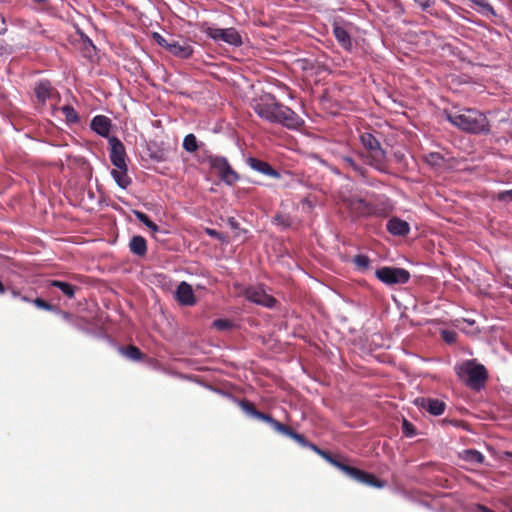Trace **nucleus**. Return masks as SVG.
<instances>
[{"label": "nucleus", "instance_id": "nucleus-52", "mask_svg": "<svg viewBox=\"0 0 512 512\" xmlns=\"http://www.w3.org/2000/svg\"><path fill=\"white\" fill-rule=\"evenodd\" d=\"M7 291L5 285L0 281V295H3L5 294V292Z\"/></svg>", "mask_w": 512, "mask_h": 512}, {"label": "nucleus", "instance_id": "nucleus-33", "mask_svg": "<svg viewBox=\"0 0 512 512\" xmlns=\"http://www.w3.org/2000/svg\"><path fill=\"white\" fill-rule=\"evenodd\" d=\"M273 223L284 228L292 227L294 224L291 217L284 214H276L273 218Z\"/></svg>", "mask_w": 512, "mask_h": 512}, {"label": "nucleus", "instance_id": "nucleus-45", "mask_svg": "<svg viewBox=\"0 0 512 512\" xmlns=\"http://www.w3.org/2000/svg\"><path fill=\"white\" fill-rule=\"evenodd\" d=\"M206 233L213 238L223 240L222 234L214 229L207 228Z\"/></svg>", "mask_w": 512, "mask_h": 512}, {"label": "nucleus", "instance_id": "nucleus-20", "mask_svg": "<svg viewBox=\"0 0 512 512\" xmlns=\"http://www.w3.org/2000/svg\"><path fill=\"white\" fill-rule=\"evenodd\" d=\"M91 128L101 136H107L110 130V120L105 116H96L91 122Z\"/></svg>", "mask_w": 512, "mask_h": 512}, {"label": "nucleus", "instance_id": "nucleus-31", "mask_svg": "<svg viewBox=\"0 0 512 512\" xmlns=\"http://www.w3.org/2000/svg\"><path fill=\"white\" fill-rule=\"evenodd\" d=\"M352 263L355 265L357 270L363 272L368 270L370 266V259L367 255L358 254L353 257Z\"/></svg>", "mask_w": 512, "mask_h": 512}, {"label": "nucleus", "instance_id": "nucleus-51", "mask_svg": "<svg viewBox=\"0 0 512 512\" xmlns=\"http://www.w3.org/2000/svg\"><path fill=\"white\" fill-rule=\"evenodd\" d=\"M477 510L480 511V512H494L490 508H488V507H486L484 505H481V504L477 505Z\"/></svg>", "mask_w": 512, "mask_h": 512}, {"label": "nucleus", "instance_id": "nucleus-48", "mask_svg": "<svg viewBox=\"0 0 512 512\" xmlns=\"http://www.w3.org/2000/svg\"><path fill=\"white\" fill-rule=\"evenodd\" d=\"M497 199L502 202H506V201L512 202V194H498Z\"/></svg>", "mask_w": 512, "mask_h": 512}, {"label": "nucleus", "instance_id": "nucleus-21", "mask_svg": "<svg viewBox=\"0 0 512 512\" xmlns=\"http://www.w3.org/2000/svg\"><path fill=\"white\" fill-rule=\"evenodd\" d=\"M425 161L429 166H431L432 168H434L436 170L451 167V165L448 163V161L438 152L429 153L425 157Z\"/></svg>", "mask_w": 512, "mask_h": 512}, {"label": "nucleus", "instance_id": "nucleus-4", "mask_svg": "<svg viewBox=\"0 0 512 512\" xmlns=\"http://www.w3.org/2000/svg\"><path fill=\"white\" fill-rule=\"evenodd\" d=\"M111 148L110 158L117 169L112 170L111 174L117 182L119 188L126 189L130 180L126 174L125 149L123 144L115 137L109 139Z\"/></svg>", "mask_w": 512, "mask_h": 512}, {"label": "nucleus", "instance_id": "nucleus-26", "mask_svg": "<svg viewBox=\"0 0 512 512\" xmlns=\"http://www.w3.org/2000/svg\"><path fill=\"white\" fill-rule=\"evenodd\" d=\"M462 458L472 464H482L484 461V456L481 452L474 449L464 450L462 453Z\"/></svg>", "mask_w": 512, "mask_h": 512}, {"label": "nucleus", "instance_id": "nucleus-57", "mask_svg": "<svg viewBox=\"0 0 512 512\" xmlns=\"http://www.w3.org/2000/svg\"><path fill=\"white\" fill-rule=\"evenodd\" d=\"M505 192H509V193H512V190H506Z\"/></svg>", "mask_w": 512, "mask_h": 512}, {"label": "nucleus", "instance_id": "nucleus-2", "mask_svg": "<svg viewBox=\"0 0 512 512\" xmlns=\"http://www.w3.org/2000/svg\"><path fill=\"white\" fill-rule=\"evenodd\" d=\"M256 113L269 121L280 122L287 127H295L299 123L297 115L288 107L275 102L274 97L266 95L255 105Z\"/></svg>", "mask_w": 512, "mask_h": 512}, {"label": "nucleus", "instance_id": "nucleus-30", "mask_svg": "<svg viewBox=\"0 0 512 512\" xmlns=\"http://www.w3.org/2000/svg\"><path fill=\"white\" fill-rule=\"evenodd\" d=\"M148 156L157 162H162L166 160V152L164 149L156 147L155 145L148 144L147 145Z\"/></svg>", "mask_w": 512, "mask_h": 512}, {"label": "nucleus", "instance_id": "nucleus-46", "mask_svg": "<svg viewBox=\"0 0 512 512\" xmlns=\"http://www.w3.org/2000/svg\"><path fill=\"white\" fill-rule=\"evenodd\" d=\"M7 31L6 21L3 15L0 14V34H4Z\"/></svg>", "mask_w": 512, "mask_h": 512}, {"label": "nucleus", "instance_id": "nucleus-25", "mask_svg": "<svg viewBox=\"0 0 512 512\" xmlns=\"http://www.w3.org/2000/svg\"><path fill=\"white\" fill-rule=\"evenodd\" d=\"M50 286L60 289L62 293L70 299L74 298L75 296L76 287L71 285L70 283L63 282L60 280H52L50 282Z\"/></svg>", "mask_w": 512, "mask_h": 512}, {"label": "nucleus", "instance_id": "nucleus-38", "mask_svg": "<svg viewBox=\"0 0 512 512\" xmlns=\"http://www.w3.org/2000/svg\"><path fill=\"white\" fill-rule=\"evenodd\" d=\"M32 302L39 309H43L46 311H54L55 309V307L52 304L48 303L42 298H36Z\"/></svg>", "mask_w": 512, "mask_h": 512}, {"label": "nucleus", "instance_id": "nucleus-49", "mask_svg": "<svg viewBox=\"0 0 512 512\" xmlns=\"http://www.w3.org/2000/svg\"><path fill=\"white\" fill-rule=\"evenodd\" d=\"M6 289L10 291L11 295L14 298H20L21 293H20V291L18 289L14 288V287H8Z\"/></svg>", "mask_w": 512, "mask_h": 512}, {"label": "nucleus", "instance_id": "nucleus-56", "mask_svg": "<svg viewBox=\"0 0 512 512\" xmlns=\"http://www.w3.org/2000/svg\"><path fill=\"white\" fill-rule=\"evenodd\" d=\"M506 455H507L508 457H511V458H512V452H509V451H508V452H506Z\"/></svg>", "mask_w": 512, "mask_h": 512}, {"label": "nucleus", "instance_id": "nucleus-44", "mask_svg": "<svg viewBox=\"0 0 512 512\" xmlns=\"http://www.w3.org/2000/svg\"><path fill=\"white\" fill-rule=\"evenodd\" d=\"M343 160L347 166L351 167L353 170L363 175V169L359 167L352 158L345 157Z\"/></svg>", "mask_w": 512, "mask_h": 512}, {"label": "nucleus", "instance_id": "nucleus-42", "mask_svg": "<svg viewBox=\"0 0 512 512\" xmlns=\"http://www.w3.org/2000/svg\"><path fill=\"white\" fill-rule=\"evenodd\" d=\"M293 440H295L298 444H300L303 447H307L309 444V441L305 438L304 435L299 434L295 431H293L291 437Z\"/></svg>", "mask_w": 512, "mask_h": 512}, {"label": "nucleus", "instance_id": "nucleus-23", "mask_svg": "<svg viewBox=\"0 0 512 512\" xmlns=\"http://www.w3.org/2000/svg\"><path fill=\"white\" fill-rule=\"evenodd\" d=\"M266 423L270 424V426L278 433H281L285 436H288V437H291L292 433H293V429L288 426V425H285L281 422H279L278 420L274 419L271 415H269V419H267L265 421Z\"/></svg>", "mask_w": 512, "mask_h": 512}, {"label": "nucleus", "instance_id": "nucleus-40", "mask_svg": "<svg viewBox=\"0 0 512 512\" xmlns=\"http://www.w3.org/2000/svg\"><path fill=\"white\" fill-rule=\"evenodd\" d=\"M62 112L65 115L67 121H69V122L77 121V114L72 107L64 106V107H62Z\"/></svg>", "mask_w": 512, "mask_h": 512}, {"label": "nucleus", "instance_id": "nucleus-7", "mask_svg": "<svg viewBox=\"0 0 512 512\" xmlns=\"http://www.w3.org/2000/svg\"><path fill=\"white\" fill-rule=\"evenodd\" d=\"M210 165L218 177L229 185L239 180V175L231 168L228 161L222 157H210Z\"/></svg>", "mask_w": 512, "mask_h": 512}, {"label": "nucleus", "instance_id": "nucleus-50", "mask_svg": "<svg viewBox=\"0 0 512 512\" xmlns=\"http://www.w3.org/2000/svg\"><path fill=\"white\" fill-rule=\"evenodd\" d=\"M308 448H310L311 450H313L315 453H317L318 455L321 453L322 449H320L317 445L309 442Z\"/></svg>", "mask_w": 512, "mask_h": 512}, {"label": "nucleus", "instance_id": "nucleus-13", "mask_svg": "<svg viewBox=\"0 0 512 512\" xmlns=\"http://www.w3.org/2000/svg\"><path fill=\"white\" fill-rule=\"evenodd\" d=\"M247 164L252 170L260 174L271 176L274 178H278L280 176L279 172L275 170L269 163L259 160L257 158L248 157Z\"/></svg>", "mask_w": 512, "mask_h": 512}, {"label": "nucleus", "instance_id": "nucleus-19", "mask_svg": "<svg viewBox=\"0 0 512 512\" xmlns=\"http://www.w3.org/2000/svg\"><path fill=\"white\" fill-rule=\"evenodd\" d=\"M35 95L38 103L45 104L47 99L52 98L56 93L49 82H40L35 88Z\"/></svg>", "mask_w": 512, "mask_h": 512}, {"label": "nucleus", "instance_id": "nucleus-12", "mask_svg": "<svg viewBox=\"0 0 512 512\" xmlns=\"http://www.w3.org/2000/svg\"><path fill=\"white\" fill-rule=\"evenodd\" d=\"M414 403L417 407L428 411L434 416L443 414L446 409L445 402L434 398L418 397L414 400Z\"/></svg>", "mask_w": 512, "mask_h": 512}, {"label": "nucleus", "instance_id": "nucleus-27", "mask_svg": "<svg viewBox=\"0 0 512 512\" xmlns=\"http://www.w3.org/2000/svg\"><path fill=\"white\" fill-rule=\"evenodd\" d=\"M82 199L80 201V205H82L85 209L87 210H94L95 207L94 205L90 204L89 202L90 201H93L95 196L96 197V205L97 206H100L101 205V202L103 200V194H91V193H88V194H82Z\"/></svg>", "mask_w": 512, "mask_h": 512}, {"label": "nucleus", "instance_id": "nucleus-47", "mask_svg": "<svg viewBox=\"0 0 512 512\" xmlns=\"http://www.w3.org/2000/svg\"><path fill=\"white\" fill-rule=\"evenodd\" d=\"M227 222H228V225L232 229H238L239 228V223L237 222V220L234 217H229Z\"/></svg>", "mask_w": 512, "mask_h": 512}, {"label": "nucleus", "instance_id": "nucleus-15", "mask_svg": "<svg viewBox=\"0 0 512 512\" xmlns=\"http://www.w3.org/2000/svg\"><path fill=\"white\" fill-rule=\"evenodd\" d=\"M387 231L394 236H406L410 232L408 222L398 218L392 217L386 224Z\"/></svg>", "mask_w": 512, "mask_h": 512}, {"label": "nucleus", "instance_id": "nucleus-39", "mask_svg": "<svg viewBox=\"0 0 512 512\" xmlns=\"http://www.w3.org/2000/svg\"><path fill=\"white\" fill-rule=\"evenodd\" d=\"M316 205V200L311 199L310 197H306L301 201V210L303 212L309 213L312 211L314 206Z\"/></svg>", "mask_w": 512, "mask_h": 512}, {"label": "nucleus", "instance_id": "nucleus-37", "mask_svg": "<svg viewBox=\"0 0 512 512\" xmlns=\"http://www.w3.org/2000/svg\"><path fill=\"white\" fill-rule=\"evenodd\" d=\"M152 37L158 45L164 47L168 51L172 37L166 38L158 33H153Z\"/></svg>", "mask_w": 512, "mask_h": 512}, {"label": "nucleus", "instance_id": "nucleus-14", "mask_svg": "<svg viewBox=\"0 0 512 512\" xmlns=\"http://www.w3.org/2000/svg\"><path fill=\"white\" fill-rule=\"evenodd\" d=\"M176 299L182 305H194L196 300L192 286L185 281L181 282L176 290Z\"/></svg>", "mask_w": 512, "mask_h": 512}, {"label": "nucleus", "instance_id": "nucleus-43", "mask_svg": "<svg viewBox=\"0 0 512 512\" xmlns=\"http://www.w3.org/2000/svg\"><path fill=\"white\" fill-rule=\"evenodd\" d=\"M442 338L446 343L452 344L456 341V333L453 331L444 330L442 332Z\"/></svg>", "mask_w": 512, "mask_h": 512}, {"label": "nucleus", "instance_id": "nucleus-11", "mask_svg": "<svg viewBox=\"0 0 512 512\" xmlns=\"http://www.w3.org/2000/svg\"><path fill=\"white\" fill-rule=\"evenodd\" d=\"M347 476L352 478L353 480L363 483L368 486L383 488L385 486V482L377 478L371 473L365 472L356 467L349 466L346 473Z\"/></svg>", "mask_w": 512, "mask_h": 512}, {"label": "nucleus", "instance_id": "nucleus-32", "mask_svg": "<svg viewBox=\"0 0 512 512\" xmlns=\"http://www.w3.org/2000/svg\"><path fill=\"white\" fill-rule=\"evenodd\" d=\"M136 218L142 222L145 226H147L151 231L157 232L159 230V227L157 224H155L148 215H146L143 212L135 211Z\"/></svg>", "mask_w": 512, "mask_h": 512}, {"label": "nucleus", "instance_id": "nucleus-1", "mask_svg": "<svg viewBox=\"0 0 512 512\" xmlns=\"http://www.w3.org/2000/svg\"><path fill=\"white\" fill-rule=\"evenodd\" d=\"M447 120L458 129L468 133H488L490 125L487 117L471 108H454L445 111Z\"/></svg>", "mask_w": 512, "mask_h": 512}, {"label": "nucleus", "instance_id": "nucleus-35", "mask_svg": "<svg viewBox=\"0 0 512 512\" xmlns=\"http://www.w3.org/2000/svg\"><path fill=\"white\" fill-rule=\"evenodd\" d=\"M402 433L406 437H413L417 434L416 427L407 419H404L402 422Z\"/></svg>", "mask_w": 512, "mask_h": 512}, {"label": "nucleus", "instance_id": "nucleus-5", "mask_svg": "<svg viewBox=\"0 0 512 512\" xmlns=\"http://www.w3.org/2000/svg\"><path fill=\"white\" fill-rule=\"evenodd\" d=\"M360 140L366 149V157L369 164L378 170L384 171L387 157L379 141L371 133H363Z\"/></svg>", "mask_w": 512, "mask_h": 512}, {"label": "nucleus", "instance_id": "nucleus-41", "mask_svg": "<svg viewBox=\"0 0 512 512\" xmlns=\"http://www.w3.org/2000/svg\"><path fill=\"white\" fill-rule=\"evenodd\" d=\"M471 1L473 3H475L476 5H478L479 7H481L483 9V11L486 12L487 14L494 15L493 8L485 0H471Z\"/></svg>", "mask_w": 512, "mask_h": 512}, {"label": "nucleus", "instance_id": "nucleus-22", "mask_svg": "<svg viewBox=\"0 0 512 512\" xmlns=\"http://www.w3.org/2000/svg\"><path fill=\"white\" fill-rule=\"evenodd\" d=\"M239 406L240 408L245 412L247 413L248 415L256 418V419H259V420H262V421H266L267 419H269V414H266V413H263L261 411H258L255 407V405L246 400V399H243L239 402Z\"/></svg>", "mask_w": 512, "mask_h": 512}, {"label": "nucleus", "instance_id": "nucleus-9", "mask_svg": "<svg viewBox=\"0 0 512 512\" xmlns=\"http://www.w3.org/2000/svg\"><path fill=\"white\" fill-rule=\"evenodd\" d=\"M343 205L350 211L353 217H369L371 216V203L363 199L356 198L352 195L342 198Z\"/></svg>", "mask_w": 512, "mask_h": 512}, {"label": "nucleus", "instance_id": "nucleus-18", "mask_svg": "<svg viewBox=\"0 0 512 512\" xmlns=\"http://www.w3.org/2000/svg\"><path fill=\"white\" fill-rule=\"evenodd\" d=\"M393 204L389 199H384L374 204L371 203V216L386 217L393 211Z\"/></svg>", "mask_w": 512, "mask_h": 512}, {"label": "nucleus", "instance_id": "nucleus-36", "mask_svg": "<svg viewBox=\"0 0 512 512\" xmlns=\"http://www.w3.org/2000/svg\"><path fill=\"white\" fill-rule=\"evenodd\" d=\"M213 327L219 331L228 330L233 326V323L228 319H216L213 321Z\"/></svg>", "mask_w": 512, "mask_h": 512}, {"label": "nucleus", "instance_id": "nucleus-34", "mask_svg": "<svg viewBox=\"0 0 512 512\" xmlns=\"http://www.w3.org/2000/svg\"><path fill=\"white\" fill-rule=\"evenodd\" d=\"M183 147L188 152H195L198 148L196 137L193 134H188L184 138Z\"/></svg>", "mask_w": 512, "mask_h": 512}, {"label": "nucleus", "instance_id": "nucleus-55", "mask_svg": "<svg viewBox=\"0 0 512 512\" xmlns=\"http://www.w3.org/2000/svg\"><path fill=\"white\" fill-rule=\"evenodd\" d=\"M64 317H65V318H67V319H69V318L71 317V315H70V314H68V313H64Z\"/></svg>", "mask_w": 512, "mask_h": 512}, {"label": "nucleus", "instance_id": "nucleus-28", "mask_svg": "<svg viewBox=\"0 0 512 512\" xmlns=\"http://www.w3.org/2000/svg\"><path fill=\"white\" fill-rule=\"evenodd\" d=\"M120 351L126 357H128L129 359L134 360V361H139L144 356V354L141 352V350L138 347L134 346V345H128L126 347H120Z\"/></svg>", "mask_w": 512, "mask_h": 512}, {"label": "nucleus", "instance_id": "nucleus-16", "mask_svg": "<svg viewBox=\"0 0 512 512\" xmlns=\"http://www.w3.org/2000/svg\"><path fill=\"white\" fill-rule=\"evenodd\" d=\"M168 51L171 54H173L177 57H180V58H187L193 52L191 46L187 42H185L183 40L182 41L175 40L174 38L171 39Z\"/></svg>", "mask_w": 512, "mask_h": 512}, {"label": "nucleus", "instance_id": "nucleus-10", "mask_svg": "<svg viewBox=\"0 0 512 512\" xmlns=\"http://www.w3.org/2000/svg\"><path fill=\"white\" fill-rule=\"evenodd\" d=\"M245 297L250 302L267 308L274 307L277 302V300L273 296L267 294L261 286H252L247 288L245 290Z\"/></svg>", "mask_w": 512, "mask_h": 512}, {"label": "nucleus", "instance_id": "nucleus-54", "mask_svg": "<svg viewBox=\"0 0 512 512\" xmlns=\"http://www.w3.org/2000/svg\"><path fill=\"white\" fill-rule=\"evenodd\" d=\"M20 299L24 302H32L33 300L27 297L26 295H21Z\"/></svg>", "mask_w": 512, "mask_h": 512}, {"label": "nucleus", "instance_id": "nucleus-6", "mask_svg": "<svg viewBox=\"0 0 512 512\" xmlns=\"http://www.w3.org/2000/svg\"><path fill=\"white\" fill-rule=\"evenodd\" d=\"M378 280L386 285L405 284L410 280V272L404 268L383 266L375 271Z\"/></svg>", "mask_w": 512, "mask_h": 512}, {"label": "nucleus", "instance_id": "nucleus-29", "mask_svg": "<svg viewBox=\"0 0 512 512\" xmlns=\"http://www.w3.org/2000/svg\"><path fill=\"white\" fill-rule=\"evenodd\" d=\"M322 458H324L327 462L340 469L342 472L346 473L347 469L350 465L345 464L344 462L336 459L332 454L328 451L322 450L319 454Z\"/></svg>", "mask_w": 512, "mask_h": 512}, {"label": "nucleus", "instance_id": "nucleus-24", "mask_svg": "<svg viewBox=\"0 0 512 512\" xmlns=\"http://www.w3.org/2000/svg\"><path fill=\"white\" fill-rule=\"evenodd\" d=\"M334 35L336 37V39L340 42V44L345 48V49H350L351 48V38H350V35L348 34V32L343 29L342 27L340 26H337L335 25L334 26Z\"/></svg>", "mask_w": 512, "mask_h": 512}, {"label": "nucleus", "instance_id": "nucleus-8", "mask_svg": "<svg viewBox=\"0 0 512 512\" xmlns=\"http://www.w3.org/2000/svg\"><path fill=\"white\" fill-rule=\"evenodd\" d=\"M205 31L215 41H223L234 46L242 44L241 35L235 28L219 29L208 27Z\"/></svg>", "mask_w": 512, "mask_h": 512}, {"label": "nucleus", "instance_id": "nucleus-17", "mask_svg": "<svg viewBox=\"0 0 512 512\" xmlns=\"http://www.w3.org/2000/svg\"><path fill=\"white\" fill-rule=\"evenodd\" d=\"M130 252L138 257H145L147 254V241L143 236L135 235L129 242Z\"/></svg>", "mask_w": 512, "mask_h": 512}, {"label": "nucleus", "instance_id": "nucleus-53", "mask_svg": "<svg viewBox=\"0 0 512 512\" xmlns=\"http://www.w3.org/2000/svg\"><path fill=\"white\" fill-rule=\"evenodd\" d=\"M394 156L396 157V159L398 161H402V159H403V154L400 152H395Z\"/></svg>", "mask_w": 512, "mask_h": 512}, {"label": "nucleus", "instance_id": "nucleus-3", "mask_svg": "<svg viewBox=\"0 0 512 512\" xmlns=\"http://www.w3.org/2000/svg\"><path fill=\"white\" fill-rule=\"evenodd\" d=\"M455 372L459 379L473 390H480L488 379L485 366L474 360H466L456 365Z\"/></svg>", "mask_w": 512, "mask_h": 512}]
</instances>
